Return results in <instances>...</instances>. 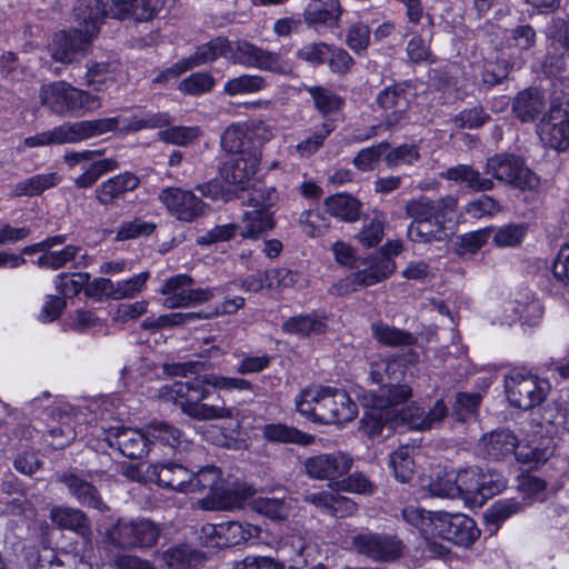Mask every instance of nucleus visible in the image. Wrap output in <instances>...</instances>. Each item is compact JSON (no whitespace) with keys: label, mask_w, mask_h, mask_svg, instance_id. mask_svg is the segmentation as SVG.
I'll return each instance as SVG.
<instances>
[{"label":"nucleus","mask_w":569,"mask_h":569,"mask_svg":"<svg viewBox=\"0 0 569 569\" xmlns=\"http://www.w3.org/2000/svg\"><path fill=\"white\" fill-rule=\"evenodd\" d=\"M107 13L102 0H78L73 8L74 20L78 23L77 28H81L84 33L92 37L98 34Z\"/></svg>","instance_id":"obj_24"},{"label":"nucleus","mask_w":569,"mask_h":569,"mask_svg":"<svg viewBox=\"0 0 569 569\" xmlns=\"http://www.w3.org/2000/svg\"><path fill=\"white\" fill-rule=\"evenodd\" d=\"M479 496L482 499L491 498L507 487L506 477L495 469H488L485 472L479 468Z\"/></svg>","instance_id":"obj_57"},{"label":"nucleus","mask_w":569,"mask_h":569,"mask_svg":"<svg viewBox=\"0 0 569 569\" xmlns=\"http://www.w3.org/2000/svg\"><path fill=\"white\" fill-rule=\"evenodd\" d=\"M352 458L343 452L320 453L306 459V473L312 479L337 480L346 476L352 467Z\"/></svg>","instance_id":"obj_14"},{"label":"nucleus","mask_w":569,"mask_h":569,"mask_svg":"<svg viewBox=\"0 0 569 569\" xmlns=\"http://www.w3.org/2000/svg\"><path fill=\"white\" fill-rule=\"evenodd\" d=\"M139 183V178L131 172L117 174L96 188V200L102 206H111L127 192L137 189Z\"/></svg>","instance_id":"obj_23"},{"label":"nucleus","mask_w":569,"mask_h":569,"mask_svg":"<svg viewBox=\"0 0 569 569\" xmlns=\"http://www.w3.org/2000/svg\"><path fill=\"white\" fill-rule=\"evenodd\" d=\"M200 134L199 127L172 126L159 131V139L166 143L188 146Z\"/></svg>","instance_id":"obj_59"},{"label":"nucleus","mask_w":569,"mask_h":569,"mask_svg":"<svg viewBox=\"0 0 569 569\" xmlns=\"http://www.w3.org/2000/svg\"><path fill=\"white\" fill-rule=\"evenodd\" d=\"M163 396H166V400H172L174 406L193 419L210 420L231 416L230 409L208 403L206 400L209 393H201V397L197 399L189 397V393H176L174 396L172 393H163Z\"/></svg>","instance_id":"obj_18"},{"label":"nucleus","mask_w":569,"mask_h":569,"mask_svg":"<svg viewBox=\"0 0 569 569\" xmlns=\"http://www.w3.org/2000/svg\"><path fill=\"white\" fill-rule=\"evenodd\" d=\"M350 548L376 562L389 563L402 556L405 545L395 535L366 530L351 537Z\"/></svg>","instance_id":"obj_7"},{"label":"nucleus","mask_w":569,"mask_h":569,"mask_svg":"<svg viewBox=\"0 0 569 569\" xmlns=\"http://www.w3.org/2000/svg\"><path fill=\"white\" fill-rule=\"evenodd\" d=\"M40 102L50 112L61 117H81L101 107V99L66 81H56L40 88Z\"/></svg>","instance_id":"obj_2"},{"label":"nucleus","mask_w":569,"mask_h":569,"mask_svg":"<svg viewBox=\"0 0 569 569\" xmlns=\"http://www.w3.org/2000/svg\"><path fill=\"white\" fill-rule=\"evenodd\" d=\"M549 48L561 57L569 52V14L552 17L546 27Z\"/></svg>","instance_id":"obj_38"},{"label":"nucleus","mask_w":569,"mask_h":569,"mask_svg":"<svg viewBox=\"0 0 569 569\" xmlns=\"http://www.w3.org/2000/svg\"><path fill=\"white\" fill-rule=\"evenodd\" d=\"M267 81L258 74H241L229 79L223 87V92L228 96L251 94L263 90Z\"/></svg>","instance_id":"obj_47"},{"label":"nucleus","mask_w":569,"mask_h":569,"mask_svg":"<svg viewBox=\"0 0 569 569\" xmlns=\"http://www.w3.org/2000/svg\"><path fill=\"white\" fill-rule=\"evenodd\" d=\"M501 211V206L490 196L482 194L477 199L469 201L465 207V212L473 219L483 217H493Z\"/></svg>","instance_id":"obj_64"},{"label":"nucleus","mask_w":569,"mask_h":569,"mask_svg":"<svg viewBox=\"0 0 569 569\" xmlns=\"http://www.w3.org/2000/svg\"><path fill=\"white\" fill-rule=\"evenodd\" d=\"M291 498H259L254 501V509L260 515L274 521L287 520L292 511Z\"/></svg>","instance_id":"obj_44"},{"label":"nucleus","mask_w":569,"mask_h":569,"mask_svg":"<svg viewBox=\"0 0 569 569\" xmlns=\"http://www.w3.org/2000/svg\"><path fill=\"white\" fill-rule=\"evenodd\" d=\"M59 481L67 486L69 492L80 505L100 511L107 509L99 491L91 482L71 472L61 475Z\"/></svg>","instance_id":"obj_25"},{"label":"nucleus","mask_w":569,"mask_h":569,"mask_svg":"<svg viewBox=\"0 0 569 569\" xmlns=\"http://www.w3.org/2000/svg\"><path fill=\"white\" fill-rule=\"evenodd\" d=\"M386 216L382 212H373L363 218L361 230L356 238L366 248L376 247L383 237Z\"/></svg>","instance_id":"obj_43"},{"label":"nucleus","mask_w":569,"mask_h":569,"mask_svg":"<svg viewBox=\"0 0 569 569\" xmlns=\"http://www.w3.org/2000/svg\"><path fill=\"white\" fill-rule=\"evenodd\" d=\"M308 93L313 99L316 108L323 116L337 112L343 106V100L338 94L333 93L327 88L323 87H309L307 89Z\"/></svg>","instance_id":"obj_52"},{"label":"nucleus","mask_w":569,"mask_h":569,"mask_svg":"<svg viewBox=\"0 0 569 569\" xmlns=\"http://www.w3.org/2000/svg\"><path fill=\"white\" fill-rule=\"evenodd\" d=\"M327 211L345 221H355L359 218L361 203L349 194H335L325 201Z\"/></svg>","instance_id":"obj_40"},{"label":"nucleus","mask_w":569,"mask_h":569,"mask_svg":"<svg viewBox=\"0 0 569 569\" xmlns=\"http://www.w3.org/2000/svg\"><path fill=\"white\" fill-rule=\"evenodd\" d=\"M262 431L266 439L276 442L298 443L307 446L312 443L315 440L313 436L281 423L266 425Z\"/></svg>","instance_id":"obj_42"},{"label":"nucleus","mask_w":569,"mask_h":569,"mask_svg":"<svg viewBox=\"0 0 569 569\" xmlns=\"http://www.w3.org/2000/svg\"><path fill=\"white\" fill-rule=\"evenodd\" d=\"M541 141L558 151L569 147V114L561 106H552L538 126Z\"/></svg>","instance_id":"obj_15"},{"label":"nucleus","mask_w":569,"mask_h":569,"mask_svg":"<svg viewBox=\"0 0 569 569\" xmlns=\"http://www.w3.org/2000/svg\"><path fill=\"white\" fill-rule=\"evenodd\" d=\"M222 489L221 471L214 466H207L198 472L191 471V479L188 482V492H207V496L217 497Z\"/></svg>","instance_id":"obj_36"},{"label":"nucleus","mask_w":569,"mask_h":569,"mask_svg":"<svg viewBox=\"0 0 569 569\" xmlns=\"http://www.w3.org/2000/svg\"><path fill=\"white\" fill-rule=\"evenodd\" d=\"M143 129H146L143 116H132L131 118L111 117L63 122L50 130L26 138L24 144L29 148L74 144L114 130L128 133L138 132Z\"/></svg>","instance_id":"obj_1"},{"label":"nucleus","mask_w":569,"mask_h":569,"mask_svg":"<svg viewBox=\"0 0 569 569\" xmlns=\"http://www.w3.org/2000/svg\"><path fill=\"white\" fill-rule=\"evenodd\" d=\"M230 41L226 38L218 37L211 41L199 46L196 52L187 59L179 61L177 64L159 74L154 81L161 82L169 78H177L180 73L194 67L214 61L219 57L228 59Z\"/></svg>","instance_id":"obj_12"},{"label":"nucleus","mask_w":569,"mask_h":569,"mask_svg":"<svg viewBox=\"0 0 569 569\" xmlns=\"http://www.w3.org/2000/svg\"><path fill=\"white\" fill-rule=\"evenodd\" d=\"M163 7V0H110L107 17L124 19L133 17L137 21H148Z\"/></svg>","instance_id":"obj_21"},{"label":"nucleus","mask_w":569,"mask_h":569,"mask_svg":"<svg viewBox=\"0 0 569 569\" xmlns=\"http://www.w3.org/2000/svg\"><path fill=\"white\" fill-rule=\"evenodd\" d=\"M371 330L373 337L385 346L409 347L417 342V338L411 332L382 322L372 323Z\"/></svg>","instance_id":"obj_41"},{"label":"nucleus","mask_w":569,"mask_h":569,"mask_svg":"<svg viewBox=\"0 0 569 569\" xmlns=\"http://www.w3.org/2000/svg\"><path fill=\"white\" fill-rule=\"evenodd\" d=\"M390 148L388 141L361 149L352 160V164L360 171L373 170L381 161L382 156Z\"/></svg>","instance_id":"obj_54"},{"label":"nucleus","mask_w":569,"mask_h":569,"mask_svg":"<svg viewBox=\"0 0 569 569\" xmlns=\"http://www.w3.org/2000/svg\"><path fill=\"white\" fill-rule=\"evenodd\" d=\"M190 286H194V279L188 274L179 273L168 278L159 290L166 297L162 305L168 309L187 308Z\"/></svg>","instance_id":"obj_28"},{"label":"nucleus","mask_w":569,"mask_h":569,"mask_svg":"<svg viewBox=\"0 0 569 569\" xmlns=\"http://www.w3.org/2000/svg\"><path fill=\"white\" fill-rule=\"evenodd\" d=\"M479 468H466L455 473L458 498H473L479 496Z\"/></svg>","instance_id":"obj_55"},{"label":"nucleus","mask_w":569,"mask_h":569,"mask_svg":"<svg viewBox=\"0 0 569 569\" xmlns=\"http://www.w3.org/2000/svg\"><path fill=\"white\" fill-rule=\"evenodd\" d=\"M545 107V94L537 89H529L518 93L512 111L520 121L530 122L542 112Z\"/></svg>","instance_id":"obj_32"},{"label":"nucleus","mask_w":569,"mask_h":569,"mask_svg":"<svg viewBox=\"0 0 569 569\" xmlns=\"http://www.w3.org/2000/svg\"><path fill=\"white\" fill-rule=\"evenodd\" d=\"M412 452V448L402 446L390 455L389 465L393 470L396 479L402 483L409 482L415 475Z\"/></svg>","instance_id":"obj_46"},{"label":"nucleus","mask_w":569,"mask_h":569,"mask_svg":"<svg viewBox=\"0 0 569 569\" xmlns=\"http://www.w3.org/2000/svg\"><path fill=\"white\" fill-rule=\"evenodd\" d=\"M341 13L342 8L338 0H310L303 10V20L313 29L336 28Z\"/></svg>","instance_id":"obj_22"},{"label":"nucleus","mask_w":569,"mask_h":569,"mask_svg":"<svg viewBox=\"0 0 569 569\" xmlns=\"http://www.w3.org/2000/svg\"><path fill=\"white\" fill-rule=\"evenodd\" d=\"M51 520L61 529L74 531L87 537L90 535V521L86 513L70 507H56L51 510Z\"/></svg>","instance_id":"obj_33"},{"label":"nucleus","mask_w":569,"mask_h":569,"mask_svg":"<svg viewBox=\"0 0 569 569\" xmlns=\"http://www.w3.org/2000/svg\"><path fill=\"white\" fill-rule=\"evenodd\" d=\"M240 236V224L236 222L216 224L203 234L197 237L196 242L199 246H212L220 242H227Z\"/></svg>","instance_id":"obj_53"},{"label":"nucleus","mask_w":569,"mask_h":569,"mask_svg":"<svg viewBox=\"0 0 569 569\" xmlns=\"http://www.w3.org/2000/svg\"><path fill=\"white\" fill-rule=\"evenodd\" d=\"M526 501V498L521 501L512 498L493 502L483 513L486 523L493 526L491 533H495L506 520L522 512L528 505Z\"/></svg>","instance_id":"obj_34"},{"label":"nucleus","mask_w":569,"mask_h":569,"mask_svg":"<svg viewBox=\"0 0 569 569\" xmlns=\"http://www.w3.org/2000/svg\"><path fill=\"white\" fill-rule=\"evenodd\" d=\"M307 546L306 541L301 537H289L279 548V552L283 557H288L291 562L290 568L298 569L307 565V558L305 556Z\"/></svg>","instance_id":"obj_62"},{"label":"nucleus","mask_w":569,"mask_h":569,"mask_svg":"<svg viewBox=\"0 0 569 569\" xmlns=\"http://www.w3.org/2000/svg\"><path fill=\"white\" fill-rule=\"evenodd\" d=\"M332 131L333 126L330 122L316 126L306 139L295 147L297 153L302 158L311 157L323 146L326 139Z\"/></svg>","instance_id":"obj_49"},{"label":"nucleus","mask_w":569,"mask_h":569,"mask_svg":"<svg viewBox=\"0 0 569 569\" xmlns=\"http://www.w3.org/2000/svg\"><path fill=\"white\" fill-rule=\"evenodd\" d=\"M118 168V162L113 159H102L91 162L86 170L74 178L73 182L78 189H89L106 173Z\"/></svg>","instance_id":"obj_50"},{"label":"nucleus","mask_w":569,"mask_h":569,"mask_svg":"<svg viewBox=\"0 0 569 569\" xmlns=\"http://www.w3.org/2000/svg\"><path fill=\"white\" fill-rule=\"evenodd\" d=\"M148 475L160 487L186 493L191 479L190 470L172 461L151 465Z\"/></svg>","instance_id":"obj_20"},{"label":"nucleus","mask_w":569,"mask_h":569,"mask_svg":"<svg viewBox=\"0 0 569 569\" xmlns=\"http://www.w3.org/2000/svg\"><path fill=\"white\" fill-rule=\"evenodd\" d=\"M261 529L250 523L226 521L207 523L202 527L206 545L217 548H230L244 543L251 538H258Z\"/></svg>","instance_id":"obj_10"},{"label":"nucleus","mask_w":569,"mask_h":569,"mask_svg":"<svg viewBox=\"0 0 569 569\" xmlns=\"http://www.w3.org/2000/svg\"><path fill=\"white\" fill-rule=\"evenodd\" d=\"M228 60L233 64L276 74L290 72V66L280 52L262 49L246 40L230 41Z\"/></svg>","instance_id":"obj_6"},{"label":"nucleus","mask_w":569,"mask_h":569,"mask_svg":"<svg viewBox=\"0 0 569 569\" xmlns=\"http://www.w3.org/2000/svg\"><path fill=\"white\" fill-rule=\"evenodd\" d=\"M158 199L172 217L183 222H192L204 216L208 208L192 191L176 187L162 189Z\"/></svg>","instance_id":"obj_9"},{"label":"nucleus","mask_w":569,"mask_h":569,"mask_svg":"<svg viewBox=\"0 0 569 569\" xmlns=\"http://www.w3.org/2000/svg\"><path fill=\"white\" fill-rule=\"evenodd\" d=\"M214 86L213 77L208 72H194L180 81L178 89L189 96L210 92Z\"/></svg>","instance_id":"obj_58"},{"label":"nucleus","mask_w":569,"mask_h":569,"mask_svg":"<svg viewBox=\"0 0 569 569\" xmlns=\"http://www.w3.org/2000/svg\"><path fill=\"white\" fill-rule=\"evenodd\" d=\"M159 536V526L148 519H120L106 529L104 542L121 550L150 548L156 545Z\"/></svg>","instance_id":"obj_5"},{"label":"nucleus","mask_w":569,"mask_h":569,"mask_svg":"<svg viewBox=\"0 0 569 569\" xmlns=\"http://www.w3.org/2000/svg\"><path fill=\"white\" fill-rule=\"evenodd\" d=\"M260 164V152L253 148L248 153L233 156L221 168V177L230 184L242 186L256 174Z\"/></svg>","instance_id":"obj_19"},{"label":"nucleus","mask_w":569,"mask_h":569,"mask_svg":"<svg viewBox=\"0 0 569 569\" xmlns=\"http://www.w3.org/2000/svg\"><path fill=\"white\" fill-rule=\"evenodd\" d=\"M158 557L170 569H197L206 560L203 552L189 545L171 547Z\"/></svg>","instance_id":"obj_29"},{"label":"nucleus","mask_w":569,"mask_h":569,"mask_svg":"<svg viewBox=\"0 0 569 569\" xmlns=\"http://www.w3.org/2000/svg\"><path fill=\"white\" fill-rule=\"evenodd\" d=\"M246 131L239 124L229 126L221 136L222 149L234 156L248 153L250 150L246 148Z\"/></svg>","instance_id":"obj_60"},{"label":"nucleus","mask_w":569,"mask_h":569,"mask_svg":"<svg viewBox=\"0 0 569 569\" xmlns=\"http://www.w3.org/2000/svg\"><path fill=\"white\" fill-rule=\"evenodd\" d=\"M274 226L273 212L270 209L248 210L242 214L240 236L243 239L257 240L271 231Z\"/></svg>","instance_id":"obj_27"},{"label":"nucleus","mask_w":569,"mask_h":569,"mask_svg":"<svg viewBox=\"0 0 569 569\" xmlns=\"http://www.w3.org/2000/svg\"><path fill=\"white\" fill-rule=\"evenodd\" d=\"M485 172L521 191L536 192L540 187V178L521 157L513 153H499L488 158Z\"/></svg>","instance_id":"obj_4"},{"label":"nucleus","mask_w":569,"mask_h":569,"mask_svg":"<svg viewBox=\"0 0 569 569\" xmlns=\"http://www.w3.org/2000/svg\"><path fill=\"white\" fill-rule=\"evenodd\" d=\"M480 402V393H456L451 415L457 421H466L477 412Z\"/></svg>","instance_id":"obj_63"},{"label":"nucleus","mask_w":569,"mask_h":569,"mask_svg":"<svg viewBox=\"0 0 569 569\" xmlns=\"http://www.w3.org/2000/svg\"><path fill=\"white\" fill-rule=\"evenodd\" d=\"M325 328L326 323L321 318L310 315L291 317L282 325L284 332L303 337L311 333H322Z\"/></svg>","instance_id":"obj_48"},{"label":"nucleus","mask_w":569,"mask_h":569,"mask_svg":"<svg viewBox=\"0 0 569 569\" xmlns=\"http://www.w3.org/2000/svg\"><path fill=\"white\" fill-rule=\"evenodd\" d=\"M396 262L390 257L383 254H375L368 261L366 268L351 272L342 279L337 288L339 295L356 291L358 287L373 286L393 273Z\"/></svg>","instance_id":"obj_11"},{"label":"nucleus","mask_w":569,"mask_h":569,"mask_svg":"<svg viewBox=\"0 0 569 569\" xmlns=\"http://www.w3.org/2000/svg\"><path fill=\"white\" fill-rule=\"evenodd\" d=\"M479 446L485 457L492 460H500L507 456L515 455L518 439L510 430H495L485 435Z\"/></svg>","instance_id":"obj_26"},{"label":"nucleus","mask_w":569,"mask_h":569,"mask_svg":"<svg viewBox=\"0 0 569 569\" xmlns=\"http://www.w3.org/2000/svg\"><path fill=\"white\" fill-rule=\"evenodd\" d=\"M120 63L112 61H88L83 74V84L92 87L97 91H102L116 81V73L119 71Z\"/></svg>","instance_id":"obj_30"},{"label":"nucleus","mask_w":569,"mask_h":569,"mask_svg":"<svg viewBox=\"0 0 569 569\" xmlns=\"http://www.w3.org/2000/svg\"><path fill=\"white\" fill-rule=\"evenodd\" d=\"M61 179L57 172L36 174L19 182L14 191L18 196H39L47 189L56 187Z\"/></svg>","instance_id":"obj_45"},{"label":"nucleus","mask_w":569,"mask_h":569,"mask_svg":"<svg viewBox=\"0 0 569 569\" xmlns=\"http://www.w3.org/2000/svg\"><path fill=\"white\" fill-rule=\"evenodd\" d=\"M412 393H362L360 400L363 407L370 409L361 419L360 430L369 438L382 436L387 427L386 420L397 418L402 413V405Z\"/></svg>","instance_id":"obj_3"},{"label":"nucleus","mask_w":569,"mask_h":569,"mask_svg":"<svg viewBox=\"0 0 569 569\" xmlns=\"http://www.w3.org/2000/svg\"><path fill=\"white\" fill-rule=\"evenodd\" d=\"M505 391H549L552 386L547 378H539L526 368H512L503 376Z\"/></svg>","instance_id":"obj_31"},{"label":"nucleus","mask_w":569,"mask_h":569,"mask_svg":"<svg viewBox=\"0 0 569 569\" xmlns=\"http://www.w3.org/2000/svg\"><path fill=\"white\" fill-rule=\"evenodd\" d=\"M319 423L349 422L358 415V407L349 393H319Z\"/></svg>","instance_id":"obj_16"},{"label":"nucleus","mask_w":569,"mask_h":569,"mask_svg":"<svg viewBox=\"0 0 569 569\" xmlns=\"http://www.w3.org/2000/svg\"><path fill=\"white\" fill-rule=\"evenodd\" d=\"M104 440L110 448H117L122 456L132 460L142 459L150 451L146 428L111 427L106 431Z\"/></svg>","instance_id":"obj_13"},{"label":"nucleus","mask_w":569,"mask_h":569,"mask_svg":"<svg viewBox=\"0 0 569 569\" xmlns=\"http://www.w3.org/2000/svg\"><path fill=\"white\" fill-rule=\"evenodd\" d=\"M94 37L84 33L81 28L57 33L50 44V52L56 61L63 63L72 62L77 57L83 56Z\"/></svg>","instance_id":"obj_17"},{"label":"nucleus","mask_w":569,"mask_h":569,"mask_svg":"<svg viewBox=\"0 0 569 569\" xmlns=\"http://www.w3.org/2000/svg\"><path fill=\"white\" fill-rule=\"evenodd\" d=\"M407 236L412 242L431 243L445 241L448 238V232L445 222L432 219L411 221L408 226Z\"/></svg>","instance_id":"obj_35"},{"label":"nucleus","mask_w":569,"mask_h":569,"mask_svg":"<svg viewBox=\"0 0 569 569\" xmlns=\"http://www.w3.org/2000/svg\"><path fill=\"white\" fill-rule=\"evenodd\" d=\"M81 251V247L69 244L61 250L46 251L38 258L36 263L40 268L58 270L73 261Z\"/></svg>","instance_id":"obj_51"},{"label":"nucleus","mask_w":569,"mask_h":569,"mask_svg":"<svg viewBox=\"0 0 569 569\" xmlns=\"http://www.w3.org/2000/svg\"><path fill=\"white\" fill-rule=\"evenodd\" d=\"M419 158L420 153L417 144L403 143L390 149L385 156V161L387 167L396 168L401 164H412L418 161Z\"/></svg>","instance_id":"obj_61"},{"label":"nucleus","mask_w":569,"mask_h":569,"mask_svg":"<svg viewBox=\"0 0 569 569\" xmlns=\"http://www.w3.org/2000/svg\"><path fill=\"white\" fill-rule=\"evenodd\" d=\"M432 533L457 546L469 547L480 536L476 521L463 513L438 511Z\"/></svg>","instance_id":"obj_8"},{"label":"nucleus","mask_w":569,"mask_h":569,"mask_svg":"<svg viewBox=\"0 0 569 569\" xmlns=\"http://www.w3.org/2000/svg\"><path fill=\"white\" fill-rule=\"evenodd\" d=\"M376 102L383 110L408 108L409 100L405 83H396L383 89L376 98Z\"/></svg>","instance_id":"obj_56"},{"label":"nucleus","mask_w":569,"mask_h":569,"mask_svg":"<svg viewBox=\"0 0 569 569\" xmlns=\"http://www.w3.org/2000/svg\"><path fill=\"white\" fill-rule=\"evenodd\" d=\"M552 455L553 445L551 438H542L540 443H536L535 440L528 442L527 445H520L518 442L515 452L518 461L533 465L546 462Z\"/></svg>","instance_id":"obj_39"},{"label":"nucleus","mask_w":569,"mask_h":569,"mask_svg":"<svg viewBox=\"0 0 569 569\" xmlns=\"http://www.w3.org/2000/svg\"><path fill=\"white\" fill-rule=\"evenodd\" d=\"M146 431L150 449L156 445L176 448L181 443L182 432L166 421H152Z\"/></svg>","instance_id":"obj_37"}]
</instances>
